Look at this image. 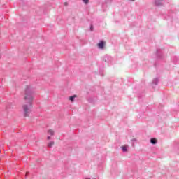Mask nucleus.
<instances>
[{"label": "nucleus", "mask_w": 179, "mask_h": 179, "mask_svg": "<svg viewBox=\"0 0 179 179\" xmlns=\"http://www.w3.org/2000/svg\"><path fill=\"white\" fill-rule=\"evenodd\" d=\"M97 46L99 48H100V50H103V48H104L106 46V42L103 41H100V42L97 44Z\"/></svg>", "instance_id": "obj_2"}, {"label": "nucleus", "mask_w": 179, "mask_h": 179, "mask_svg": "<svg viewBox=\"0 0 179 179\" xmlns=\"http://www.w3.org/2000/svg\"><path fill=\"white\" fill-rule=\"evenodd\" d=\"M50 139H51L50 136H48V140L50 141Z\"/></svg>", "instance_id": "obj_11"}, {"label": "nucleus", "mask_w": 179, "mask_h": 179, "mask_svg": "<svg viewBox=\"0 0 179 179\" xmlns=\"http://www.w3.org/2000/svg\"><path fill=\"white\" fill-rule=\"evenodd\" d=\"M64 5H65V6H68V3L65 2Z\"/></svg>", "instance_id": "obj_10"}, {"label": "nucleus", "mask_w": 179, "mask_h": 179, "mask_svg": "<svg viewBox=\"0 0 179 179\" xmlns=\"http://www.w3.org/2000/svg\"><path fill=\"white\" fill-rule=\"evenodd\" d=\"M122 150H123V152H127V146H123V147H122Z\"/></svg>", "instance_id": "obj_7"}, {"label": "nucleus", "mask_w": 179, "mask_h": 179, "mask_svg": "<svg viewBox=\"0 0 179 179\" xmlns=\"http://www.w3.org/2000/svg\"><path fill=\"white\" fill-rule=\"evenodd\" d=\"M83 1L84 3H85V4L89 3V0H83Z\"/></svg>", "instance_id": "obj_8"}, {"label": "nucleus", "mask_w": 179, "mask_h": 179, "mask_svg": "<svg viewBox=\"0 0 179 179\" xmlns=\"http://www.w3.org/2000/svg\"><path fill=\"white\" fill-rule=\"evenodd\" d=\"M0 153H1V150H0Z\"/></svg>", "instance_id": "obj_12"}, {"label": "nucleus", "mask_w": 179, "mask_h": 179, "mask_svg": "<svg viewBox=\"0 0 179 179\" xmlns=\"http://www.w3.org/2000/svg\"><path fill=\"white\" fill-rule=\"evenodd\" d=\"M76 97V95L72 96L69 97V100L71 101L72 102L75 101V99Z\"/></svg>", "instance_id": "obj_4"}, {"label": "nucleus", "mask_w": 179, "mask_h": 179, "mask_svg": "<svg viewBox=\"0 0 179 179\" xmlns=\"http://www.w3.org/2000/svg\"><path fill=\"white\" fill-rule=\"evenodd\" d=\"M34 99L30 88H27L24 96V104L22 105L24 117H29V106H31Z\"/></svg>", "instance_id": "obj_1"}, {"label": "nucleus", "mask_w": 179, "mask_h": 179, "mask_svg": "<svg viewBox=\"0 0 179 179\" xmlns=\"http://www.w3.org/2000/svg\"><path fill=\"white\" fill-rule=\"evenodd\" d=\"M150 142L152 145H156V143H157V140H156V138H151Z\"/></svg>", "instance_id": "obj_3"}, {"label": "nucleus", "mask_w": 179, "mask_h": 179, "mask_svg": "<svg viewBox=\"0 0 179 179\" xmlns=\"http://www.w3.org/2000/svg\"><path fill=\"white\" fill-rule=\"evenodd\" d=\"M48 148H52V146H54V142L51 141L50 143H49L48 144Z\"/></svg>", "instance_id": "obj_5"}, {"label": "nucleus", "mask_w": 179, "mask_h": 179, "mask_svg": "<svg viewBox=\"0 0 179 179\" xmlns=\"http://www.w3.org/2000/svg\"><path fill=\"white\" fill-rule=\"evenodd\" d=\"M48 134H49V135H54V131H53V130H48Z\"/></svg>", "instance_id": "obj_6"}, {"label": "nucleus", "mask_w": 179, "mask_h": 179, "mask_svg": "<svg viewBox=\"0 0 179 179\" xmlns=\"http://www.w3.org/2000/svg\"><path fill=\"white\" fill-rule=\"evenodd\" d=\"M90 29H91V31H93V27H92V25L91 26Z\"/></svg>", "instance_id": "obj_9"}]
</instances>
